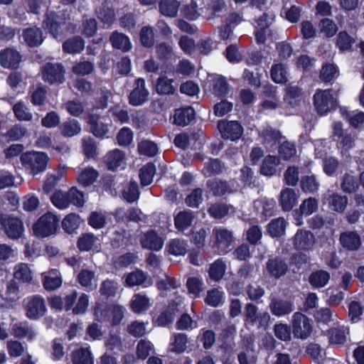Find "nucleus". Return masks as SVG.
I'll return each mask as SVG.
<instances>
[{
	"label": "nucleus",
	"instance_id": "e433bc0d",
	"mask_svg": "<svg viewBox=\"0 0 364 364\" xmlns=\"http://www.w3.org/2000/svg\"><path fill=\"white\" fill-rule=\"evenodd\" d=\"M330 279V274L323 269L313 272L309 277V282L314 288H322L325 287Z\"/></svg>",
	"mask_w": 364,
	"mask_h": 364
},
{
	"label": "nucleus",
	"instance_id": "7ed1b4c3",
	"mask_svg": "<svg viewBox=\"0 0 364 364\" xmlns=\"http://www.w3.org/2000/svg\"><path fill=\"white\" fill-rule=\"evenodd\" d=\"M58 218L51 213L43 215L33 225V231L36 236L46 237L55 234L58 228Z\"/></svg>",
	"mask_w": 364,
	"mask_h": 364
},
{
	"label": "nucleus",
	"instance_id": "5701e85b",
	"mask_svg": "<svg viewBox=\"0 0 364 364\" xmlns=\"http://www.w3.org/2000/svg\"><path fill=\"white\" fill-rule=\"evenodd\" d=\"M339 240L341 245L348 250H357L361 245L359 235L353 231L341 233Z\"/></svg>",
	"mask_w": 364,
	"mask_h": 364
},
{
	"label": "nucleus",
	"instance_id": "ddd939ff",
	"mask_svg": "<svg viewBox=\"0 0 364 364\" xmlns=\"http://www.w3.org/2000/svg\"><path fill=\"white\" fill-rule=\"evenodd\" d=\"M218 128L223 139L236 141L242 136L243 128L237 121L220 120L218 123Z\"/></svg>",
	"mask_w": 364,
	"mask_h": 364
},
{
	"label": "nucleus",
	"instance_id": "72a5a7b5",
	"mask_svg": "<svg viewBox=\"0 0 364 364\" xmlns=\"http://www.w3.org/2000/svg\"><path fill=\"white\" fill-rule=\"evenodd\" d=\"M180 5L177 0H161L159 4V11L165 16L173 18L177 16Z\"/></svg>",
	"mask_w": 364,
	"mask_h": 364
},
{
	"label": "nucleus",
	"instance_id": "f3484780",
	"mask_svg": "<svg viewBox=\"0 0 364 364\" xmlns=\"http://www.w3.org/2000/svg\"><path fill=\"white\" fill-rule=\"evenodd\" d=\"M113 215L117 222H135L139 223L144 220V215L140 209L131 208L127 210L119 208L115 210Z\"/></svg>",
	"mask_w": 364,
	"mask_h": 364
},
{
	"label": "nucleus",
	"instance_id": "1a4fd4ad",
	"mask_svg": "<svg viewBox=\"0 0 364 364\" xmlns=\"http://www.w3.org/2000/svg\"><path fill=\"white\" fill-rule=\"evenodd\" d=\"M291 328L296 338L306 339L312 331L309 318L302 313L295 312L291 318Z\"/></svg>",
	"mask_w": 364,
	"mask_h": 364
},
{
	"label": "nucleus",
	"instance_id": "6e6d98bb",
	"mask_svg": "<svg viewBox=\"0 0 364 364\" xmlns=\"http://www.w3.org/2000/svg\"><path fill=\"white\" fill-rule=\"evenodd\" d=\"M173 80L168 79L166 76H161L158 78L156 85V90L159 95L173 94L175 88L172 85Z\"/></svg>",
	"mask_w": 364,
	"mask_h": 364
},
{
	"label": "nucleus",
	"instance_id": "f704fd0d",
	"mask_svg": "<svg viewBox=\"0 0 364 364\" xmlns=\"http://www.w3.org/2000/svg\"><path fill=\"white\" fill-rule=\"evenodd\" d=\"M327 201L333 210L343 213L346 208L348 198L337 193H332L328 195Z\"/></svg>",
	"mask_w": 364,
	"mask_h": 364
},
{
	"label": "nucleus",
	"instance_id": "f257e3e1",
	"mask_svg": "<svg viewBox=\"0 0 364 364\" xmlns=\"http://www.w3.org/2000/svg\"><path fill=\"white\" fill-rule=\"evenodd\" d=\"M53 204L59 209H65L70 204L82 207L84 205V194L76 187H72L67 192L55 191L51 196Z\"/></svg>",
	"mask_w": 364,
	"mask_h": 364
},
{
	"label": "nucleus",
	"instance_id": "9d476101",
	"mask_svg": "<svg viewBox=\"0 0 364 364\" xmlns=\"http://www.w3.org/2000/svg\"><path fill=\"white\" fill-rule=\"evenodd\" d=\"M293 247L299 251L311 250L316 244L314 235L309 230L299 229L291 238Z\"/></svg>",
	"mask_w": 364,
	"mask_h": 364
},
{
	"label": "nucleus",
	"instance_id": "a211bd4d",
	"mask_svg": "<svg viewBox=\"0 0 364 364\" xmlns=\"http://www.w3.org/2000/svg\"><path fill=\"white\" fill-rule=\"evenodd\" d=\"M318 209V200L315 198L309 197L305 199L299 206V208L295 211L296 220V225L301 226L303 224L301 217L302 215H309L315 213Z\"/></svg>",
	"mask_w": 364,
	"mask_h": 364
},
{
	"label": "nucleus",
	"instance_id": "aec40b11",
	"mask_svg": "<svg viewBox=\"0 0 364 364\" xmlns=\"http://www.w3.org/2000/svg\"><path fill=\"white\" fill-rule=\"evenodd\" d=\"M143 248L158 251L163 247L164 241L154 230H149L141 237Z\"/></svg>",
	"mask_w": 364,
	"mask_h": 364
},
{
	"label": "nucleus",
	"instance_id": "774afa93",
	"mask_svg": "<svg viewBox=\"0 0 364 364\" xmlns=\"http://www.w3.org/2000/svg\"><path fill=\"white\" fill-rule=\"evenodd\" d=\"M261 137L264 142L274 145L282 138V134L279 130H276L272 127H267L260 133Z\"/></svg>",
	"mask_w": 364,
	"mask_h": 364
},
{
	"label": "nucleus",
	"instance_id": "bb28decb",
	"mask_svg": "<svg viewBox=\"0 0 364 364\" xmlns=\"http://www.w3.org/2000/svg\"><path fill=\"white\" fill-rule=\"evenodd\" d=\"M196 216L189 210L179 212L174 218V223L176 229L179 231H184L191 226Z\"/></svg>",
	"mask_w": 364,
	"mask_h": 364
},
{
	"label": "nucleus",
	"instance_id": "4468645a",
	"mask_svg": "<svg viewBox=\"0 0 364 364\" xmlns=\"http://www.w3.org/2000/svg\"><path fill=\"white\" fill-rule=\"evenodd\" d=\"M149 95L145 80L143 78H137L134 83V89L128 97L129 102L135 107L142 105L148 101Z\"/></svg>",
	"mask_w": 364,
	"mask_h": 364
},
{
	"label": "nucleus",
	"instance_id": "603ef678",
	"mask_svg": "<svg viewBox=\"0 0 364 364\" xmlns=\"http://www.w3.org/2000/svg\"><path fill=\"white\" fill-rule=\"evenodd\" d=\"M139 40L141 45L146 48H151L155 43V33L151 26H143L139 33Z\"/></svg>",
	"mask_w": 364,
	"mask_h": 364
},
{
	"label": "nucleus",
	"instance_id": "a19ab883",
	"mask_svg": "<svg viewBox=\"0 0 364 364\" xmlns=\"http://www.w3.org/2000/svg\"><path fill=\"white\" fill-rule=\"evenodd\" d=\"M77 281L82 287L92 289L96 286L95 272L89 269H82L77 276Z\"/></svg>",
	"mask_w": 364,
	"mask_h": 364
},
{
	"label": "nucleus",
	"instance_id": "864d4df0",
	"mask_svg": "<svg viewBox=\"0 0 364 364\" xmlns=\"http://www.w3.org/2000/svg\"><path fill=\"white\" fill-rule=\"evenodd\" d=\"M328 334L331 343L340 345L345 343L348 329L344 327L333 328L328 331Z\"/></svg>",
	"mask_w": 364,
	"mask_h": 364
},
{
	"label": "nucleus",
	"instance_id": "8fccbe9b",
	"mask_svg": "<svg viewBox=\"0 0 364 364\" xmlns=\"http://www.w3.org/2000/svg\"><path fill=\"white\" fill-rule=\"evenodd\" d=\"M80 218L75 213H70L62 221L63 230L69 234L73 233L80 226Z\"/></svg>",
	"mask_w": 364,
	"mask_h": 364
},
{
	"label": "nucleus",
	"instance_id": "6ab92c4d",
	"mask_svg": "<svg viewBox=\"0 0 364 364\" xmlns=\"http://www.w3.org/2000/svg\"><path fill=\"white\" fill-rule=\"evenodd\" d=\"M21 62V55L16 50L6 48L0 51V64L6 68H17Z\"/></svg>",
	"mask_w": 364,
	"mask_h": 364
},
{
	"label": "nucleus",
	"instance_id": "393cba45",
	"mask_svg": "<svg viewBox=\"0 0 364 364\" xmlns=\"http://www.w3.org/2000/svg\"><path fill=\"white\" fill-rule=\"evenodd\" d=\"M109 41L114 48L127 52L132 48L129 38L125 34L114 31L109 36Z\"/></svg>",
	"mask_w": 364,
	"mask_h": 364
},
{
	"label": "nucleus",
	"instance_id": "a18cd8bd",
	"mask_svg": "<svg viewBox=\"0 0 364 364\" xmlns=\"http://www.w3.org/2000/svg\"><path fill=\"white\" fill-rule=\"evenodd\" d=\"M287 222L284 218L272 220L267 225V232L272 237H280L285 232Z\"/></svg>",
	"mask_w": 364,
	"mask_h": 364
},
{
	"label": "nucleus",
	"instance_id": "dca6fc26",
	"mask_svg": "<svg viewBox=\"0 0 364 364\" xmlns=\"http://www.w3.org/2000/svg\"><path fill=\"white\" fill-rule=\"evenodd\" d=\"M266 269L268 274L274 279L284 276L289 269L288 264L281 257H269L266 262Z\"/></svg>",
	"mask_w": 364,
	"mask_h": 364
},
{
	"label": "nucleus",
	"instance_id": "2eb2a0df",
	"mask_svg": "<svg viewBox=\"0 0 364 364\" xmlns=\"http://www.w3.org/2000/svg\"><path fill=\"white\" fill-rule=\"evenodd\" d=\"M26 314L30 319H38L46 312L45 300L38 295H34L28 299L25 307Z\"/></svg>",
	"mask_w": 364,
	"mask_h": 364
},
{
	"label": "nucleus",
	"instance_id": "e2e57ef3",
	"mask_svg": "<svg viewBox=\"0 0 364 364\" xmlns=\"http://www.w3.org/2000/svg\"><path fill=\"white\" fill-rule=\"evenodd\" d=\"M320 31L327 38L333 36L338 30L337 25L331 19L325 18L319 22Z\"/></svg>",
	"mask_w": 364,
	"mask_h": 364
},
{
	"label": "nucleus",
	"instance_id": "f8f14e48",
	"mask_svg": "<svg viewBox=\"0 0 364 364\" xmlns=\"http://www.w3.org/2000/svg\"><path fill=\"white\" fill-rule=\"evenodd\" d=\"M269 311L275 316H284L294 311V304L290 300L283 299L272 294L269 296Z\"/></svg>",
	"mask_w": 364,
	"mask_h": 364
},
{
	"label": "nucleus",
	"instance_id": "cd10ccee",
	"mask_svg": "<svg viewBox=\"0 0 364 364\" xmlns=\"http://www.w3.org/2000/svg\"><path fill=\"white\" fill-rule=\"evenodd\" d=\"M298 196L292 188H286L280 193V204L285 211H289L296 205Z\"/></svg>",
	"mask_w": 364,
	"mask_h": 364
},
{
	"label": "nucleus",
	"instance_id": "c756f323",
	"mask_svg": "<svg viewBox=\"0 0 364 364\" xmlns=\"http://www.w3.org/2000/svg\"><path fill=\"white\" fill-rule=\"evenodd\" d=\"M12 334L18 338H27L32 340L36 336L33 328L27 322L14 323L11 328Z\"/></svg>",
	"mask_w": 364,
	"mask_h": 364
},
{
	"label": "nucleus",
	"instance_id": "4be33fe9",
	"mask_svg": "<svg viewBox=\"0 0 364 364\" xmlns=\"http://www.w3.org/2000/svg\"><path fill=\"white\" fill-rule=\"evenodd\" d=\"M100 119L99 114L90 113L87 115V123L90 126V132L95 136L102 138L108 132V127Z\"/></svg>",
	"mask_w": 364,
	"mask_h": 364
},
{
	"label": "nucleus",
	"instance_id": "c85d7f7f",
	"mask_svg": "<svg viewBox=\"0 0 364 364\" xmlns=\"http://www.w3.org/2000/svg\"><path fill=\"white\" fill-rule=\"evenodd\" d=\"M213 232L215 236L218 247L220 248L226 249L233 242L232 233L227 229L215 228Z\"/></svg>",
	"mask_w": 364,
	"mask_h": 364
},
{
	"label": "nucleus",
	"instance_id": "0eeeda50",
	"mask_svg": "<svg viewBox=\"0 0 364 364\" xmlns=\"http://www.w3.org/2000/svg\"><path fill=\"white\" fill-rule=\"evenodd\" d=\"M42 78L50 85L62 84L65 78V70L60 63H46L41 68Z\"/></svg>",
	"mask_w": 364,
	"mask_h": 364
},
{
	"label": "nucleus",
	"instance_id": "338daca9",
	"mask_svg": "<svg viewBox=\"0 0 364 364\" xmlns=\"http://www.w3.org/2000/svg\"><path fill=\"white\" fill-rule=\"evenodd\" d=\"M168 252L171 255L179 256L184 255L187 251V244L179 239L171 240L168 245Z\"/></svg>",
	"mask_w": 364,
	"mask_h": 364
},
{
	"label": "nucleus",
	"instance_id": "473e14b6",
	"mask_svg": "<svg viewBox=\"0 0 364 364\" xmlns=\"http://www.w3.org/2000/svg\"><path fill=\"white\" fill-rule=\"evenodd\" d=\"M124 158L125 154L122 151L119 149H114L106 154L105 161L108 169L115 170L122 165L124 162Z\"/></svg>",
	"mask_w": 364,
	"mask_h": 364
},
{
	"label": "nucleus",
	"instance_id": "4c0bfd02",
	"mask_svg": "<svg viewBox=\"0 0 364 364\" xmlns=\"http://www.w3.org/2000/svg\"><path fill=\"white\" fill-rule=\"evenodd\" d=\"M73 364H94V358L87 348H80L72 353Z\"/></svg>",
	"mask_w": 364,
	"mask_h": 364
},
{
	"label": "nucleus",
	"instance_id": "79ce46f5",
	"mask_svg": "<svg viewBox=\"0 0 364 364\" xmlns=\"http://www.w3.org/2000/svg\"><path fill=\"white\" fill-rule=\"evenodd\" d=\"M85 41L80 36H75L68 39L63 44V49L65 53L75 54L84 50Z\"/></svg>",
	"mask_w": 364,
	"mask_h": 364
},
{
	"label": "nucleus",
	"instance_id": "5fc2aeb1",
	"mask_svg": "<svg viewBox=\"0 0 364 364\" xmlns=\"http://www.w3.org/2000/svg\"><path fill=\"white\" fill-rule=\"evenodd\" d=\"M109 305L104 302H97L93 308V315L100 322L110 320Z\"/></svg>",
	"mask_w": 364,
	"mask_h": 364
},
{
	"label": "nucleus",
	"instance_id": "7c9ffc66",
	"mask_svg": "<svg viewBox=\"0 0 364 364\" xmlns=\"http://www.w3.org/2000/svg\"><path fill=\"white\" fill-rule=\"evenodd\" d=\"M150 306V299L142 294H134L130 301V307L135 313L146 311Z\"/></svg>",
	"mask_w": 364,
	"mask_h": 364
},
{
	"label": "nucleus",
	"instance_id": "a878e982",
	"mask_svg": "<svg viewBox=\"0 0 364 364\" xmlns=\"http://www.w3.org/2000/svg\"><path fill=\"white\" fill-rule=\"evenodd\" d=\"M195 118V110L191 107L178 109L173 117L174 124L178 126H186Z\"/></svg>",
	"mask_w": 364,
	"mask_h": 364
},
{
	"label": "nucleus",
	"instance_id": "0e129e2a",
	"mask_svg": "<svg viewBox=\"0 0 364 364\" xmlns=\"http://www.w3.org/2000/svg\"><path fill=\"white\" fill-rule=\"evenodd\" d=\"M122 197L124 200L129 203L136 201L139 198L137 183L134 181H131L129 186L124 189Z\"/></svg>",
	"mask_w": 364,
	"mask_h": 364
},
{
	"label": "nucleus",
	"instance_id": "052dcab7",
	"mask_svg": "<svg viewBox=\"0 0 364 364\" xmlns=\"http://www.w3.org/2000/svg\"><path fill=\"white\" fill-rule=\"evenodd\" d=\"M119 289L118 283L112 279H106L102 282L100 293L106 297L114 296Z\"/></svg>",
	"mask_w": 364,
	"mask_h": 364
},
{
	"label": "nucleus",
	"instance_id": "20e7f679",
	"mask_svg": "<svg viewBox=\"0 0 364 364\" xmlns=\"http://www.w3.org/2000/svg\"><path fill=\"white\" fill-rule=\"evenodd\" d=\"M331 92V90H318L314 95V106L320 115L326 114L337 107V100Z\"/></svg>",
	"mask_w": 364,
	"mask_h": 364
},
{
	"label": "nucleus",
	"instance_id": "f03ea898",
	"mask_svg": "<svg viewBox=\"0 0 364 364\" xmlns=\"http://www.w3.org/2000/svg\"><path fill=\"white\" fill-rule=\"evenodd\" d=\"M22 165L33 176L46 169L49 157L44 152L28 151L21 156Z\"/></svg>",
	"mask_w": 364,
	"mask_h": 364
},
{
	"label": "nucleus",
	"instance_id": "ea45409f",
	"mask_svg": "<svg viewBox=\"0 0 364 364\" xmlns=\"http://www.w3.org/2000/svg\"><path fill=\"white\" fill-rule=\"evenodd\" d=\"M97 17L104 24L109 26L115 21L116 15L114 9L108 4H102L96 11Z\"/></svg>",
	"mask_w": 364,
	"mask_h": 364
},
{
	"label": "nucleus",
	"instance_id": "b1692460",
	"mask_svg": "<svg viewBox=\"0 0 364 364\" xmlns=\"http://www.w3.org/2000/svg\"><path fill=\"white\" fill-rule=\"evenodd\" d=\"M0 296L11 303H16L21 298L19 287L15 279H11L6 283V289L0 291Z\"/></svg>",
	"mask_w": 364,
	"mask_h": 364
},
{
	"label": "nucleus",
	"instance_id": "c9c22d12",
	"mask_svg": "<svg viewBox=\"0 0 364 364\" xmlns=\"http://www.w3.org/2000/svg\"><path fill=\"white\" fill-rule=\"evenodd\" d=\"M280 160L275 156H267L261 165L260 173L267 176H272L277 171V166L279 164Z\"/></svg>",
	"mask_w": 364,
	"mask_h": 364
},
{
	"label": "nucleus",
	"instance_id": "680f3d73",
	"mask_svg": "<svg viewBox=\"0 0 364 364\" xmlns=\"http://www.w3.org/2000/svg\"><path fill=\"white\" fill-rule=\"evenodd\" d=\"M188 338L185 333H177L173 336V341L171 343V351L181 353L187 348Z\"/></svg>",
	"mask_w": 364,
	"mask_h": 364
},
{
	"label": "nucleus",
	"instance_id": "39448f33",
	"mask_svg": "<svg viewBox=\"0 0 364 364\" xmlns=\"http://www.w3.org/2000/svg\"><path fill=\"white\" fill-rule=\"evenodd\" d=\"M333 137L341 153L347 152L354 147L356 135L343 129L341 122H335L333 126Z\"/></svg>",
	"mask_w": 364,
	"mask_h": 364
},
{
	"label": "nucleus",
	"instance_id": "6e6552de",
	"mask_svg": "<svg viewBox=\"0 0 364 364\" xmlns=\"http://www.w3.org/2000/svg\"><path fill=\"white\" fill-rule=\"evenodd\" d=\"M0 224L9 238L15 240L22 236L24 228L22 221L18 218L11 215L1 214Z\"/></svg>",
	"mask_w": 364,
	"mask_h": 364
},
{
	"label": "nucleus",
	"instance_id": "412c9836",
	"mask_svg": "<svg viewBox=\"0 0 364 364\" xmlns=\"http://www.w3.org/2000/svg\"><path fill=\"white\" fill-rule=\"evenodd\" d=\"M43 286L47 291H53L62 285L61 274L57 269H51L42 274Z\"/></svg>",
	"mask_w": 364,
	"mask_h": 364
},
{
	"label": "nucleus",
	"instance_id": "de8ad7c7",
	"mask_svg": "<svg viewBox=\"0 0 364 364\" xmlns=\"http://www.w3.org/2000/svg\"><path fill=\"white\" fill-rule=\"evenodd\" d=\"M98 175V172L93 168L86 167L78 174L77 181L82 186L87 187L96 181Z\"/></svg>",
	"mask_w": 364,
	"mask_h": 364
},
{
	"label": "nucleus",
	"instance_id": "c03bdc74",
	"mask_svg": "<svg viewBox=\"0 0 364 364\" xmlns=\"http://www.w3.org/2000/svg\"><path fill=\"white\" fill-rule=\"evenodd\" d=\"M124 284L129 287L141 285L147 279V274L140 269H136L124 274Z\"/></svg>",
	"mask_w": 364,
	"mask_h": 364
},
{
	"label": "nucleus",
	"instance_id": "69168bd1",
	"mask_svg": "<svg viewBox=\"0 0 364 364\" xmlns=\"http://www.w3.org/2000/svg\"><path fill=\"white\" fill-rule=\"evenodd\" d=\"M208 10L210 11L207 17L208 19L220 16L223 11L226 10L225 3L224 0H211L208 4Z\"/></svg>",
	"mask_w": 364,
	"mask_h": 364
},
{
	"label": "nucleus",
	"instance_id": "9b49d317",
	"mask_svg": "<svg viewBox=\"0 0 364 364\" xmlns=\"http://www.w3.org/2000/svg\"><path fill=\"white\" fill-rule=\"evenodd\" d=\"M245 321L246 323L254 325L257 322L259 327L266 328L270 320V315L267 312L258 313L257 306L252 303H247L245 306Z\"/></svg>",
	"mask_w": 364,
	"mask_h": 364
},
{
	"label": "nucleus",
	"instance_id": "09e8293b",
	"mask_svg": "<svg viewBox=\"0 0 364 364\" xmlns=\"http://www.w3.org/2000/svg\"><path fill=\"white\" fill-rule=\"evenodd\" d=\"M355 43V40L353 37L346 31H341L337 36L336 44L341 51L344 52L350 50Z\"/></svg>",
	"mask_w": 364,
	"mask_h": 364
},
{
	"label": "nucleus",
	"instance_id": "49530a36",
	"mask_svg": "<svg viewBox=\"0 0 364 364\" xmlns=\"http://www.w3.org/2000/svg\"><path fill=\"white\" fill-rule=\"evenodd\" d=\"M270 75L276 83L284 84L288 81V72L286 65L277 63L272 66Z\"/></svg>",
	"mask_w": 364,
	"mask_h": 364
},
{
	"label": "nucleus",
	"instance_id": "58836bf2",
	"mask_svg": "<svg viewBox=\"0 0 364 364\" xmlns=\"http://www.w3.org/2000/svg\"><path fill=\"white\" fill-rule=\"evenodd\" d=\"M207 186L215 196H221L232 193V188L228 183L218 178L209 180Z\"/></svg>",
	"mask_w": 364,
	"mask_h": 364
},
{
	"label": "nucleus",
	"instance_id": "bf43d9fd",
	"mask_svg": "<svg viewBox=\"0 0 364 364\" xmlns=\"http://www.w3.org/2000/svg\"><path fill=\"white\" fill-rule=\"evenodd\" d=\"M155 172L156 168L153 164L149 163L144 166L139 171L141 184L144 186L149 185L152 182Z\"/></svg>",
	"mask_w": 364,
	"mask_h": 364
},
{
	"label": "nucleus",
	"instance_id": "423d86ee",
	"mask_svg": "<svg viewBox=\"0 0 364 364\" xmlns=\"http://www.w3.org/2000/svg\"><path fill=\"white\" fill-rule=\"evenodd\" d=\"M70 19V11L68 9L56 13L49 11L46 14V19L43 23L50 33L57 38L61 33V26L66 23Z\"/></svg>",
	"mask_w": 364,
	"mask_h": 364
},
{
	"label": "nucleus",
	"instance_id": "2f4dec72",
	"mask_svg": "<svg viewBox=\"0 0 364 364\" xmlns=\"http://www.w3.org/2000/svg\"><path fill=\"white\" fill-rule=\"evenodd\" d=\"M23 37L24 41L31 47L38 46L43 41L42 31L37 27H32L24 30Z\"/></svg>",
	"mask_w": 364,
	"mask_h": 364
},
{
	"label": "nucleus",
	"instance_id": "13d9d810",
	"mask_svg": "<svg viewBox=\"0 0 364 364\" xmlns=\"http://www.w3.org/2000/svg\"><path fill=\"white\" fill-rule=\"evenodd\" d=\"M359 187L358 182L355 176L345 173L342 177L341 183V190L347 193L355 192Z\"/></svg>",
	"mask_w": 364,
	"mask_h": 364
},
{
	"label": "nucleus",
	"instance_id": "3c124183",
	"mask_svg": "<svg viewBox=\"0 0 364 364\" xmlns=\"http://www.w3.org/2000/svg\"><path fill=\"white\" fill-rule=\"evenodd\" d=\"M14 277L15 279L23 283H29L32 280L31 271L28 264L24 263H21L15 266Z\"/></svg>",
	"mask_w": 364,
	"mask_h": 364
},
{
	"label": "nucleus",
	"instance_id": "37998d69",
	"mask_svg": "<svg viewBox=\"0 0 364 364\" xmlns=\"http://www.w3.org/2000/svg\"><path fill=\"white\" fill-rule=\"evenodd\" d=\"M81 129V126L78 121L74 119H68L62 124L60 133L65 137H72L79 134Z\"/></svg>",
	"mask_w": 364,
	"mask_h": 364
},
{
	"label": "nucleus",
	"instance_id": "4d7b16f0",
	"mask_svg": "<svg viewBox=\"0 0 364 364\" xmlns=\"http://www.w3.org/2000/svg\"><path fill=\"white\" fill-rule=\"evenodd\" d=\"M301 188L305 193H314L318 190L319 182L314 175L304 176L301 179Z\"/></svg>",
	"mask_w": 364,
	"mask_h": 364
}]
</instances>
